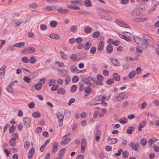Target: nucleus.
<instances>
[{"label": "nucleus", "mask_w": 159, "mask_h": 159, "mask_svg": "<svg viewBox=\"0 0 159 159\" xmlns=\"http://www.w3.org/2000/svg\"><path fill=\"white\" fill-rule=\"evenodd\" d=\"M91 90L92 88L89 86H87L84 88V92L86 93H90L91 92Z\"/></svg>", "instance_id": "obj_26"}, {"label": "nucleus", "mask_w": 159, "mask_h": 159, "mask_svg": "<svg viewBox=\"0 0 159 159\" xmlns=\"http://www.w3.org/2000/svg\"><path fill=\"white\" fill-rule=\"evenodd\" d=\"M33 116L36 118H38L40 117V113L38 111L34 112L32 114Z\"/></svg>", "instance_id": "obj_29"}, {"label": "nucleus", "mask_w": 159, "mask_h": 159, "mask_svg": "<svg viewBox=\"0 0 159 159\" xmlns=\"http://www.w3.org/2000/svg\"><path fill=\"white\" fill-rule=\"evenodd\" d=\"M16 128L13 125H12L9 128V132L10 133H13L15 130Z\"/></svg>", "instance_id": "obj_55"}, {"label": "nucleus", "mask_w": 159, "mask_h": 159, "mask_svg": "<svg viewBox=\"0 0 159 159\" xmlns=\"http://www.w3.org/2000/svg\"><path fill=\"white\" fill-rule=\"evenodd\" d=\"M25 44V43L24 42H20L15 43L13 44V46L15 47L21 48L24 46Z\"/></svg>", "instance_id": "obj_17"}, {"label": "nucleus", "mask_w": 159, "mask_h": 159, "mask_svg": "<svg viewBox=\"0 0 159 159\" xmlns=\"http://www.w3.org/2000/svg\"><path fill=\"white\" fill-rule=\"evenodd\" d=\"M82 81L88 85L90 86L92 85L91 82L88 78L83 77L82 79Z\"/></svg>", "instance_id": "obj_11"}, {"label": "nucleus", "mask_w": 159, "mask_h": 159, "mask_svg": "<svg viewBox=\"0 0 159 159\" xmlns=\"http://www.w3.org/2000/svg\"><path fill=\"white\" fill-rule=\"evenodd\" d=\"M63 139L61 142V144L62 145H65L69 143L71 140V139L70 138H63Z\"/></svg>", "instance_id": "obj_15"}, {"label": "nucleus", "mask_w": 159, "mask_h": 159, "mask_svg": "<svg viewBox=\"0 0 159 159\" xmlns=\"http://www.w3.org/2000/svg\"><path fill=\"white\" fill-rule=\"evenodd\" d=\"M141 48L144 49L146 50L147 48V46L146 43H145L143 41L142 42V43L139 44Z\"/></svg>", "instance_id": "obj_30"}, {"label": "nucleus", "mask_w": 159, "mask_h": 159, "mask_svg": "<svg viewBox=\"0 0 159 159\" xmlns=\"http://www.w3.org/2000/svg\"><path fill=\"white\" fill-rule=\"evenodd\" d=\"M96 51V48L95 47H91L90 49V53L92 54H94L95 53Z\"/></svg>", "instance_id": "obj_39"}, {"label": "nucleus", "mask_w": 159, "mask_h": 159, "mask_svg": "<svg viewBox=\"0 0 159 159\" xmlns=\"http://www.w3.org/2000/svg\"><path fill=\"white\" fill-rule=\"evenodd\" d=\"M56 114L59 125L61 126L63 124L64 116L61 112H58Z\"/></svg>", "instance_id": "obj_6"}, {"label": "nucleus", "mask_w": 159, "mask_h": 159, "mask_svg": "<svg viewBox=\"0 0 159 159\" xmlns=\"http://www.w3.org/2000/svg\"><path fill=\"white\" fill-rule=\"evenodd\" d=\"M35 51V49L33 47H28L26 48L22 51V53L28 52L32 53Z\"/></svg>", "instance_id": "obj_7"}, {"label": "nucleus", "mask_w": 159, "mask_h": 159, "mask_svg": "<svg viewBox=\"0 0 159 159\" xmlns=\"http://www.w3.org/2000/svg\"><path fill=\"white\" fill-rule=\"evenodd\" d=\"M79 78L77 76H74L72 78V82L73 83H76L79 80Z\"/></svg>", "instance_id": "obj_49"}, {"label": "nucleus", "mask_w": 159, "mask_h": 159, "mask_svg": "<svg viewBox=\"0 0 159 159\" xmlns=\"http://www.w3.org/2000/svg\"><path fill=\"white\" fill-rule=\"evenodd\" d=\"M57 93L58 94H64L66 93L65 89L63 88H59L57 90Z\"/></svg>", "instance_id": "obj_28"}, {"label": "nucleus", "mask_w": 159, "mask_h": 159, "mask_svg": "<svg viewBox=\"0 0 159 159\" xmlns=\"http://www.w3.org/2000/svg\"><path fill=\"white\" fill-rule=\"evenodd\" d=\"M103 75L106 76H108L109 75V72L107 70H104L102 71Z\"/></svg>", "instance_id": "obj_62"}, {"label": "nucleus", "mask_w": 159, "mask_h": 159, "mask_svg": "<svg viewBox=\"0 0 159 159\" xmlns=\"http://www.w3.org/2000/svg\"><path fill=\"white\" fill-rule=\"evenodd\" d=\"M97 134H98V135L96 136L95 139L96 141H98L99 140L100 138V132L97 130Z\"/></svg>", "instance_id": "obj_44"}, {"label": "nucleus", "mask_w": 159, "mask_h": 159, "mask_svg": "<svg viewBox=\"0 0 159 159\" xmlns=\"http://www.w3.org/2000/svg\"><path fill=\"white\" fill-rule=\"evenodd\" d=\"M77 87L75 85H72L70 88V91L72 92H75L76 90Z\"/></svg>", "instance_id": "obj_40"}, {"label": "nucleus", "mask_w": 159, "mask_h": 159, "mask_svg": "<svg viewBox=\"0 0 159 159\" xmlns=\"http://www.w3.org/2000/svg\"><path fill=\"white\" fill-rule=\"evenodd\" d=\"M60 54L61 56V57L63 59H66V54L63 51H61Z\"/></svg>", "instance_id": "obj_57"}, {"label": "nucleus", "mask_w": 159, "mask_h": 159, "mask_svg": "<svg viewBox=\"0 0 159 159\" xmlns=\"http://www.w3.org/2000/svg\"><path fill=\"white\" fill-rule=\"evenodd\" d=\"M98 14L102 18L104 19L110 20L111 19V17L109 14V11L104 9H101L98 13Z\"/></svg>", "instance_id": "obj_1"}, {"label": "nucleus", "mask_w": 159, "mask_h": 159, "mask_svg": "<svg viewBox=\"0 0 159 159\" xmlns=\"http://www.w3.org/2000/svg\"><path fill=\"white\" fill-rule=\"evenodd\" d=\"M106 50L108 53H111L113 51L112 46L111 44L108 45L106 47Z\"/></svg>", "instance_id": "obj_20"}, {"label": "nucleus", "mask_w": 159, "mask_h": 159, "mask_svg": "<svg viewBox=\"0 0 159 159\" xmlns=\"http://www.w3.org/2000/svg\"><path fill=\"white\" fill-rule=\"evenodd\" d=\"M24 80L27 83H30L31 82L30 79L27 76H25L23 78Z\"/></svg>", "instance_id": "obj_43"}, {"label": "nucleus", "mask_w": 159, "mask_h": 159, "mask_svg": "<svg viewBox=\"0 0 159 159\" xmlns=\"http://www.w3.org/2000/svg\"><path fill=\"white\" fill-rule=\"evenodd\" d=\"M82 41V39L81 37H78L75 39V42L76 43H79Z\"/></svg>", "instance_id": "obj_58"}, {"label": "nucleus", "mask_w": 159, "mask_h": 159, "mask_svg": "<svg viewBox=\"0 0 159 159\" xmlns=\"http://www.w3.org/2000/svg\"><path fill=\"white\" fill-rule=\"evenodd\" d=\"M84 157V156L83 155L80 154L77 156L76 159H83Z\"/></svg>", "instance_id": "obj_64"}, {"label": "nucleus", "mask_w": 159, "mask_h": 159, "mask_svg": "<svg viewBox=\"0 0 159 159\" xmlns=\"http://www.w3.org/2000/svg\"><path fill=\"white\" fill-rule=\"evenodd\" d=\"M70 70L72 72H76L78 73L81 72L82 71H80L78 70V68L75 66H72L70 67Z\"/></svg>", "instance_id": "obj_18"}, {"label": "nucleus", "mask_w": 159, "mask_h": 159, "mask_svg": "<svg viewBox=\"0 0 159 159\" xmlns=\"http://www.w3.org/2000/svg\"><path fill=\"white\" fill-rule=\"evenodd\" d=\"M40 29L42 31L45 30L47 29V26L45 24H42L40 25Z\"/></svg>", "instance_id": "obj_46"}, {"label": "nucleus", "mask_w": 159, "mask_h": 159, "mask_svg": "<svg viewBox=\"0 0 159 159\" xmlns=\"http://www.w3.org/2000/svg\"><path fill=\"white\" fill-rule=\"evenodd\" d=\"M64 115L65 116L69 117L70 116V112L67 110H65L64 111Z\"/></svg>", "instance_id": "obj_54"}, {"label": "nucleus", "mask_w": 159, "mask_h": 159, "mask_svg": "<svg viewBox=\"0 0 159 159\" xmlns=\"http://www.w3.org/2000/svg\"><path fill=\"white\" fill-rule=\"evenodd\" d=\"M81 151L85 149L87 146V142L85 139L83 138L81 140Z\"/></svg>", "instance_id": "obj_9"}, {"label": "nucleus", "mask_w": 159, "mask_h": 159, "mask_svg": "<svg viewBox=\"0 0 159 159\" xmlns=\"http://www.w3.org/2000/svg\"><path fill=\"white\" fill-rule=\"evenodd\" d=\"M115 21L116 23L120 26L125 28H130L129 25L120 20L116 19L115 20Z\"/></svg>", "instance_id": "obj_4"}, {"label": "nucleus", "mask_w": 159, "mask_h": 159, "mask_svg": "<svg viewBox=\"0 0 159 159\" xmlns=\"http://www.w3.org/2000/svg\"><path fill=\"white\" fill-rule=\"evenodd\" d=\"M119 122L120 123L123 124L127 122V119L125 117H122L120 119Z\"/></svg>", "instance_id": "obj_34"}, {"label": "nucleus", "mask_w": 159, "mask_h": 159, "mask_svg": "<svg viewBox=\"0 0 159 159\" xmlns=\"http://www.w3.org/2000/svg\"><path fill=\"white\" fill-rule=\"evenodd\" d=\"M9 145L10 146L13 147L16 144V142L10 139L9 141Z\"/></svg>", "instance_id": "obj_56"}, {"label": "nucleus", "mask_w": 159, "mask_h": 159, "mask_svg": "<svg viewBox=\"0 0 159 159\" xmlns=\"http://www.w3.org/2000/svg\"><path fill=\"white\" fill-rule=\"evenodd\" d=\"M123 34L125 35V36H126L127 37H132L133 35L129 32H123Z\"/></svg>", "instance_id": "obj_52"}, {"label": "nucleus", "mask_w": 159, "mask_h": 159, "mask_svg": "<svg viewBox=\"0 0 159 159\" xmlns=\"http://www.w3.org/2000/svg\"><path fill=\"white\" fill-rule=\"evenodd\" d=\"M59 85H55L52 86L51 88V90L52 91H55L58 88Z\"/></svg>", "instance_id": "obj_50"}, {"label": "nucleus", "mask_w": 159, "mask_h": 159, "mask_svg": "<svg viewBox=\"0 0 159 159\" xmlns=\"http://www.w3.org/2000/svg\"><path fill=\"white\" fill-rule=\"evenodd\" d=\"M49 37L53 39H57L59 38V35L56 34H51L49 35Z\"/></svg>", "instance_id": "obj_24"}, {"label": "nucleus", "mask_w": 159, "mask_h": 159, "mask_svg": "<svg viewBox=\"0 0 159 159\" xmlns=\"http://www.w3.org/2000/svg\"><path fill=\"white\" fill-rule=\"evenodd\" d=\"M143 38L147 45L149 46H153L155 43L152 39L148 35L144 34L143 35Z\"/></svg>", "instance_id": "obj_2"}, {"label": "nucleus", "mask_w": 159, "mask_h": 159, "mask_svg": "<svg viewBox=\"0 0 159 159\" xmlns=\"http://www.w3.org/2000/svg\"><path fill=\"white\" fill-rule=\"evenodd\" d=\"M146 125V120L143 121L141 122L139 125H140L142 128H144Z\"/></svg>", "instance_id": "obj_63"}, {"label": "nucleus", "mask_w": 159, "mask_h": 159, "mask_svg": "<svg viewBox=\"0 0 159 159\" xmlns=\"http://www.w3.org/2000/svg\"><path fill=\"white\" fill-rule=\"evenodd\" d=\"M35 150L34 148H30L28 153V158L30 159L32 157L34 153Z\"/></svg>", "instance_id": "obj_14"}, {"label": "nucleus", "mask_w": 159, "mask_h": 159, "mask_svg": "<svg viewBox=\"0 0 159 159\" xmlns=\"http://www.w3.org/2000/svg\"><path fill=\"white\" fill-rule=\"evenodd\" d=\"M7 90L8 92L11 93H12L13 92L12 87L8 85L7 87Z\"/></svg>", "instance_id": "obj_60"}, {"label": "nucleus", "mask_w": 159, "mask_h": 159, "mask_svg": "<svg viewBox=\"0 0 159 159\" xmlns=\"http://www.w3.org/2000/svg\"><path fill=\"white\" fill-rule=\"evenodd\" d=\"M137 59L138 58H133L131 57H127L126 58L125 60L127 61H131L135 60H137Z\"/></svg>", "instance_id": "obj_59"}, {"label": "nucleus", "mask_w": 159, "mask_h": 159, "mask_svg": "<svg viewBox=\"0 0 159 159\" xmlns=\"http://www.w3.org/2000/svg\"><path fill=\"white\" fill-rule=\"evenodd\" d=\"M91 43L89 42L86 43L84 47V49L86 50H88L91 47Z\"/></svg>", "instance_id": "obj_37"}, {"label": "nucleus", "mask_w": 159, "mask_h": 159, "mask_svg": "<svg viewBox=\"0 0 159 159\" xmlns=\"http://www.w3.org/2000/svg\"><path fill=\"white\" fill-rule=\"evenodd\" d=\"M154 151L156 152H159V147L156 145L152 146Z\"/></svg>", "instance_id": "obj_61"}, {"label": "nucleus", "mask_w": 159, "mask_h": 159, "mask_svg": "<svg viewBox=\"0 0 159 159\" xmlns=\"http://www.w3.org/2000/svg\"><path fill=\"white\" fill-rule=\"evenodd\" d=\"M42 84L40 83H38L35 86V88L36 90L39 91L42 88Z\"/></svg>", "instance_id": "obj_35"}, {"label": "nucleus", "mask_w": 159, "mask_h": 159, "mask_svg": "<svg viewBox=\"0 0 159 159\" xmlns=\"http://www.w3.org/2000/svg\"><path fill=\"white\" fill-rule=\"evenodd\" d=\"M57 144L56 143H55L52 145V152H56L58 150Z\"/></svg>", "instance_id": "obj_22"}, {"label": "nucleus", "mask_w": 159, "mask_h": 159, "mask_svg": "<svg viewBox=\"0 0 159 159\" xmlns=\"http://www.w3.org/2000/svg\"><path fill=\"white\" fill-rule=\"evenodd\" d=\"M134 127L129 126L128 127L127 129V132L128 134H131L132 131L134 130Z\"/></svg>", "instance_id": "obj_32"}, {"label": "nucleus", "mask_w": 159, "mask_h": 159, "mask_svg": "<svg viewBox=\"0 0 159 159\" xmlns=\"http://www.w3.org/2000/svg\"><path fill=\"white\" fill-rule=\"evenodd\" d=\"M6 68L5 65H3L0 68V76H4L5 75V70Z\"/></svg>", "instance_id": "obj_21"}, {"label": "nucleus", "mask_w": 159, "mask_h": 159, "mask_svg": "<svg viewBox=\"0 0 159 159\" xmlns=\"http://www.w3.org/2000/svg\"><path fill=\"white\" fill-rule=\"evenodd\" d=\"M92 36L94 38H97L100 35V33L99 31H95L92 34Z\"/></svg>", "instance_id": "obj_33"}, {"label": "nucleus", "mask_w": 159, "mask_h": 159, "mask_svg": "<svg viewBox=\"0 0 159 159\" xmlns=\"http://www.w3.org/2000/svg\"><path fill=\"white\" fill-rule=\"evenodd\" d=\"M147 142L146 139L144 138L142 139L140 141V143L142 146L145 145Z\"/></svg>", "instance_id": "obj_45"}, {"label": "nucleus", "mask_w": 159, "mask_h": 159, "mask_svg": "<svg viewBox=\"0 0 159 159\" xmlns=\"http://www.w3.org/2000/svg\"><path fill=\"white\" fill-rule=\"evenodd\" d=\"M129 154V152L127 151H125L123 153L122 157L124 158H126L128 156Z\"/></svg>", "instance_id": "obj_51"}, {"label": "nucleus", "mask_w": 159, "mask_h": 159, "mask_svg": "<svg viewBox=\"0 0 159 159\" xmlns=\"http://www.w3.org/2000/svg\"><path fill=\"white\" fill-rule=\"evenodd\" d=\"M114 82V80L112 79H109L107 80L106 81L107 84L109 85L111 84Z\"/></svg>", "instance_id": "obj_47"}, {"label": "nucleus", "mask_w": 159, "mask_h": 159, "mask_svg": "<svg viewBox=\"0 0 159 159\" xmlns=\"http://www.w3.org/2000/svg\"><path fill=\"white\" fill-rule=\"evenodd\" d=\"M57 11L60 13L64 14L68 13L69 10L67 9L59 8L57 9Z\"/></svg>", "instance_id": "obj_23"}, {"label": "nucleus", "mask_w": 159, "mask_h": 159, "mask_svg": "<svg viewBox=\"0 0 159 159\" xmlns=\"http://www.w3.org/2000/svg\"><path fill=\"white\" fill-rule=\"evenodd\" d=\"M92 31V28L89 26L86 27L84 29V31L87 34L90 33Z\"/></svg>", "instance_id": "obj_27"}, {"label": "nucleus", "mask_w": 159, "mask_h": 159, "mask_svg": "<svg viewBox=\"0 0 159 159\" xmlns=\"http://www.w3.org/2000/svg\"><path fill=\"white\" fill-rule=\"evenodd\" d=\"M113 79L117 81H119L120 80V77L119 75L117 73H114L113 74Z\"/></svg>", "instance_id": "obj_16"}, {"label": "nucleus", "mask_w": 159, "mask_h": 159, "mask_svg": "<svg viewBox=\"0 0 159 159\" xmlns=\"http://www.w3.org/2000/svg\"><path fill=\"white\" fill-rule=\"evenodd\" d=\"M126 93L125 92L120 93L118 95L114 97L113 100L115 102H118L124 100L127 98V96H125Z\"/></svg>", "instance_id": "obj_3"}, {"label": "nucleus", "mask_w": 159, "mask_h": 159, "mask_svg": "<svg viewBox=\"0 0 159 159\" xmlns=\"http://www.w3.org/2000/svg\"><path fill=\"white\" fill-rule=\"evenodd\" d=\"M57 25V23L55 20H52L51 21L50 23V26L52 28H54Z\"/></svg>", "instance_id": "obj_42"}, {"label": "nucleus", "mask_w": 159, "mask_h": 159, "mask_svg": "<svg viewBox=\"0 0 159 159\" xmlns=\"http://www.w3.org/2000/svg\"><path fill=\"white\" fill-rule=\"evenodd\" d=\"M30 62L32 64H34L36 61V59L35 57L32 56L30 58Z\"/></svg>", "instance_id": "obj_41"}, {"label": "nucleus", "mask_w": 159, "mask_h": 159, "mask_svg": "<svg viewBox=\"0 0 159 159\" xmlns=\"http://www.w3.org/2000/svg\"><path fill=\"white\" fill-rule=\"evenodd\" d=\"M139 145H140L139 143L137 142L135 143L134 142H131L129 145L131 148L135 151L138 150V148Z\"/></svg>", "instance_id": "obj_8"}, {"label": "nucleus", "mask_w": 159, "mask_h": 159, "mask_svg": "<svg viewBox=\"0 0 159 159\" xmlns=\"http://www.w3.org/2000/svg\"><path fill=\"white\" fill-rule=\"evenodd\" d=\"M142 12L140 11V9H138V7L137 6L132 11L131 15L133 16L136 17L140 15Z\"/></svg>", "instance_id": "obj_5"}, {"label": "nucleus", "mask_w": 159, "mask_h": 159, "mask_svg": "<svg viewBox=\"0 0 159 159\" xmlns=\"http://www.w3.org/2000/svg\"><path fill=\"white\" fill-rule=\"evenodd\" d=\"M77 30V28L75 25H72L70 28V31L71 32L74 33Z\"/></svg>", "instance_id": "obj_38"}, {"label": "nucleus", "mask_w": 159, "mask_h": 159, "mask_svg": "<svg viewBox=\"0 0 159 159\" xmlns=\"http://www.w3.org/2000/svg\"><path fill=\"white\" fill-rule=\"evenodd\" d=\"M22 61L25 63H27L29 62V60L26 57H24L22 58Z\"/></svg>", "instance_id": "obj_53"}, {"label": "nucleus", "mask_w": 159, "mask_h": 159, "mask_svg": "<svg viewBox=\"0 0 159 159\" xmlns=\"http://www.w3.org/2000/svg\"><path fill=\"white\" fill-rule=\"evenodd\" d=\"M70 81V77L69 76H67L66 77L65 79V84L66 85H67L69 84Z\"/></svg>", "instance_id": "obj_48"}, {"label": "nucleus", "mask_w": 159, "mask_h": 159, "mask_svg": "<svg viewBox=\"0 0 159 159\" xmlns=\"http://www.w3.org/2000/svg\"><path fill=\"white\" fill-rule=\"evenodd\" d=\"M135 74L136 72L134 71L130 72L128 75L129 78L130 79H132L134 77Z\"/></svg>", "instance_id": "obj_31"}, {"label": "nucleus", "mask_w": 159, "mask_h": 159, "mask_svg": "<svg viewBox=\"0 0 159 159\" xmlns=\"http://www.w3.org/2000/svg\"><path fill=\"white\" fill-rule=\"evenodd\" d=\"M24 125L27 127H29L30 125V120L28 117H24L23 119Z\"/></svg>", "instance_id": "obj_10"}, {"label": "nucleus", "mask_w": 159, "mask_h": 159, "mask_svg": "<svg viewBox=\"0 0 159 159\" xmlns=\"http://www.w3.org/2000/svg\"><path fill=\"white\" fill-rule=\"evenodd\" d=\"M110 60L114 65L116 66H120V62L119 61L116 59L113 58H111Z\"/></svg>", "instance_id": "obj_13"}, {"label": "nucleus", "mask_w": 159, "mask_h": 159, "mask_svg": "<svg viewBox=\"0 0 159 159\" xmlns=\"http://www.w3.org/2000/svg\"><path fill=\"white\" fill-rule=\"evenodd\" d=\"M133 39L137 44H140L143 42L142 39L138 36L133 37Z\"/></svg>", "instance_id": "obj_12"}, {"label": "nucleus", "mask_w": 159, "mask_h": 159, "mask_svg": "<svg viewBox=\"0 0 159 159\" xmlns=\"http://www.w3.org/2000/svg\"><path fill=\"white\" fill-rule=\"evenodd\" d=\"M104 44L103 42L100 41L98 45V50L99 51H102L103 49Z\"/></svg>", "instance_id": "obj_19"}, {"label": "nucleus", "mask_w": 159, "mask_h": 159, "mask_svg": "<svg viewBox=\"0 0 159 159\" xmlns=\"http://www.w3.org/2000/svg\"><path fill=\"white\" fill-rule=\"evenodd\" d=\"M97 79L99 82H102L103 80V77L101 75L98 74L97 75Z\"/></svg>", "instance_id": "obj_36"}, {"label": "nucleus", "mask_w": 159, "mask_h": 159, "mask_svg": "<svg viewBox=\"0 0 159 159\" xmlns=\"http://www.w3.org/2000/svg\"><path fill=\"white\" fill-rule=\"evenodd\" d=\"M84 3L85 6L87 7H90L92 6L91 2L89 0H85Z\"/></svg>", "instance_id": "obj_25"}]
</instances>
